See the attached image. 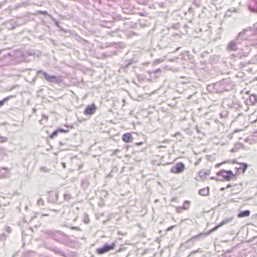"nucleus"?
I'll return each mask as SVG.
<instances>
[{"mask_svg": "<svg viewBox=\"0 0 257 257\" xmlns=\"http://www.w3.org/2000/svg\"><path fill=\"white\" fill-rule=\"evenodd\" d=\"M237 164V166L235 167V173H233V175H235V179L237 176L239 175L241 173H243L247 168V165L245 163H238L235 160H232L230 161L229 160L225 161L220 163H217L215 165V167L216 168H218L220 166V165L225 164Z\"/></svg>", "mask_w": 257, "mask_h": 257, "instance_id": "1", "label": "nucleus"}, {"mask_svg": "<svg viewBox=\"0 0 257 257\" xmlns=\"http://www.w3.org/2000/svg\"><path fill=\"white\" fill-rule=\"evenodd\" d=\"M217 175L221 178L222 180L229 181L235 179V175L231 170H222L217 173Z\"/></svg>", "mask_w": 257, "mask_h": 257, "instance_id": "2", "label": "nucleus"}, {"mask_svg": "<svg viewBox=\"0 0 257 257\" xmlns=\"http://www.w3.org/2000/svg\"><path fill=\"white\" fill-rule=\"evenodd\" d=\"M40 74H41L43 77L48 81L53 83H59L61 82V80L58 79V78L56 76H50L47 73L40 71L39 72Z\"/></svg>", "mask_w": 257, "mask_h": 257, "instance_id": "3", "label": "nucleus"}, {"mask_svg": "<svg viewBox=\"0 0 257 257\" xmlns=\"http://www.w3.org/2000/svg\"><path fill=\"white\" fill-rule=\"evenodd\" d=\"M185 169V166L183 163H178L171 169V172L175 174H179L183 172Z\"/></svg>", "mask_w": 257, "mask_h": 257, "instance_id": "4", "label": "nucleus"}, {"mask_svg": "<svg viewBox=\"0 0 257 257\" xmlns=\"http://www.w3.org/2000/svg\"><path fill=\"white\" fill-rule=\"evenodd\" d=\"M115 243H112L110 245H107L103 247L99 248L97 249L96 252L99 254H103L110 250H112L114 248Z\"/></svg>", "mask_w": 257, "mask_h": 257, "instance_id": "5", "label": "nucleus"}, {"mask_svg": "<svg viewBox=\"0 0 257 257\" xmlns=\"http://www.w3.org/2000/svg\"><path fill=\"white\" fill-rule=\"evenodd\" d=\"M97 110V107L94 104L88 105L84 110V114L88 115L93 114Z\"/></svg>", "mask_w": 257, "mask_h": 257, "instance_id": "6", "label": "nucleus"}, {"mask_svg": "<svg viewBox=\"0 0 257 257\" xmlns=\"http://www.w3.org/2000/svg\"><path fill=\"white\" fill-rule=\"evenodd\" d=\"M122 140L125 143H132L133 141V137L131 133H127L122 135Z\"/></svg>", "mask_w": 257, "mask_h": 257, "instance_id": "7", "label": "nucleus"}, {"mask_svg": "<svg viewBox=\"0 0 257 257\" xmlns=\"http://www.w3.org/2000/svg\"><path fill=\"white\" fill-rule=\"evenodd\" d=\"M69 132V130H65L62 128H59L57 130L54 131L53 134L50 136L51 139H54L56 137L59 133H67Z\"/></svg>", "mask_w": 257, "mask_h": 257, "instance_id": "8", "label": "nucleus"}, {"mask_svg": "<svg viewBox=\"0 0 257 257\" xmlns=\"http://www.w3.org/2000/svg\"><path fill=\"white\" fill-rule=\"evenodd\" d=\"M250 212L249 210H245L243 211H242L238 214L237 217L238 218H242L244 217H247L250 215Z\"/></svg>", "mask_w": 257, "mask_h": 257, "instance_id": "9", "label": "nucleus"}, {"mask_svg": "<svg viewBox=\"0 0 257 257\" xmlns=\"http://www.w3.org/2000/svg\"><path fill=\"white\" fill-rule=\"evenodd\" d=\"M228 49L229 50L235 51L237 49L236 43L234 42H231L229 43L228 46Z\"/></svg>", "mask_w": 257, "mask_h": 257, "instance_id": "10", "label": "nucleus"}, {"mask_svg": "<svg viewBox=\"0 0 257 257\" xmlns=\"http://www.w3.org/2000/svg\"><path fill=\"white\" fill-rule=\"evenodd\" d=\"M218 228H219V226L217 225V226H215L212 229L209 230L207 232L199 234V235H204L205 236H207L209 235L210 233H211L212 232L216 230Z\"/></svg>", "mask_w": 257, "mask_h": 257, "instance_id": "11", "label": "nucleus"}, {"mask_svg": "<svg viewBox=\"0 0 257 257\" xmlns=\"http://www.w3.org/2000/svg\"><path fill=\"white\" fill-rule=\"evenodd\" d=\"M190 202L189 201H187V200L185 201L183 206H182V208L184 210H188L190 208Z\"/></svg>", "mask_w": 257, "mask_h": 257, "instance_id": "12", "label": "nucleus"}, {"mask_svg": "<svg viewBox=\"0 0 257 257\" xmlns=\"http://www.w3.org/2000/svg\"><path fill=\"white\" fill-rule=\"evenodd\" d=\"M198 175H199V177L201 179H202V178H204L205 176L208 175V173L204 171H200L199 172Z\"/></svg>", "mask_w": 257, "mask_h": 257, "instance_id": "13", "label": "nucleus"}, {"mask_svg": "<svg viewBox=\"0 0 257 257\" xmlns=\"http://www.w3.org/2000/svg\"><path fill=\"white\" fill-rule=\"evenodd\" d=\"M232 218H228V219L224 220L218 225V226H219V227H220L223 226V225L229 222L230 221H231L232 220Z\"/></svg>", "mask_w": 257, "mask_h": 257, "instance_id": "14", "label": "nucleus"}, {"mask_svg": "<svg viewBox=\"0 0 257 257\" xmlns=\"http://www.w3.org/2000/svg\"><path fill=\"white\" fill-rule=\"evenodd\" d=\"M232 218H228V219L224 220L218 225V226H219V227H220L223 226V225L229 222L230 221H231L232 220Z\"/></svg>", "mask_w": 257, "mask_h": 257, "instance_id": "15", "label": "nucleus"}, {"mask_svg": "<svg viewBox=\"0 0 257 257\" xmlns=\"http://www.w3.org/2000/svg\"><path fill=\"white\" fill-rule=\"evenodd\" d=\"M12 96H8L5 98L3 100L0 101V107H2L5 103V102L8 101L10 98H12Z\"/></svg>", "mask_w": 257, "mask_h": 257, "instance_id": "16", "label": "nucleus"}, {"mask_svg": "<svg viewBox=\"0 0 257 257\" xmlns=\"http://www.w3.org/2000/svg\"><path fill=\"white\" fill-rule=\"evenodd\" d=\"M208 190H206L205 189H201L199 190V194L201 195H206L208 194Z\"/></svg>", "mask_w": 257, "mask_h": 257, "instance_id": "17", "label": "nucleus"}, {"mask_svg": "<svg viewBox=\"0 0 257 257\" xmlns=\"http://www.w3.org/2000/svg\"><path fill=\"white\" fill-rule=\"evenodd\" d=\"M249 98L251 100H252L253 103H255L257 102V96L254 94H252L249 96Z\"/></svg>", "mask_w": 257, "mask_h": 257, "instance_id": "18", "label": "nucleus"}, {"mask_svg": "<svg viewBox=\"0 0 257 257\" xmlns=\"http://www.w3.org/2000/svg\"><path fill=\"white\" fill-rule=\"evenodd\" d=\"M71 228L73 230H78V231L81 230V228L78 226H73V227H71Z\"/></svg>", "mask_w": 257, "mask_h": 257, "instance_id": "19", "label": "nucleus"}, {"mask_svg": "<svg viewBox=\"0 0 257 257\" xmlns=\"http://www.w3.org/2000/svg\"><path fill=\"white\" fill-rule=\"evenodd\" d=\"M83 222L86 224H88L89 222V219L88 216H86V218L83 220Z\"/></svg>", "mask_w": 257, "mask_h": 257, "instance_id": "20", "label": "nucleus"}, {"mask_svg": "<svg viewBox=\"0 0 257 257\" xmlns=\"http://www.w3.org/2000/svg\"><path fill=\"white\" fill-rule=\"evenodd\" d=\"M64 197L65 200H67L70 198L69 194H65Z\"/></svg>", "mask_w": 257, "mask_h": 257, "instance_id": "21", "label": "nucleus"}, {"mask_svg": "<svg viewBox=\"0 0 257 257\" xmlns=\"http://www.w3.org/2000/svg\"><path fill=\"white\" fill-rule=\"evenodd\" d=\"M136 144L137 146H139V145H141L143 144V143H142V142L141 143H137Z\"/></svg>", "mask_w": 257, "mask_h": 257, "instance_id": "22", "label": "nucleus"}, {"mask_svg": "<svg viewBox=\"0 0 257 257\" xmlns=\"http://www.w3.org/2000/svg\"><path fill=\"white\" fill-rule=\"evenodd\" d=\"M174 227V226H172L171 227H170L168 229H172V228H173Z\"/></svg>", "mask_w": 257, "mask_h": 257, "instance_id": "23", "label": "nucleus"}, {"mask_svg": "<svg viewBox=\"0 0 257 257\" xmlns=\"http://www.w3.org/2000/svg\"><path fill=\"white\" fill-rule=\"evenodd\" d=\"M224 189H225V188H224V187H222V188H220V190H222V191L224 190Z\"/></svg>", "mask_w": 257, "mask_h": 257, "instance_id": "24", "label": "nucleus"}, {"mask_svg": "<svg viewBox=\"0 0 257 257\" xmlns=\"http://www.w3.org/2000/svg\"><path fill=\"white\" fill-rule=\"evenodd\" d=\"M231 186V185H228L226 187V188H229V187H230Z\"/></svg>", "mask_w": 257, "mask_h": 257, "instance_id": "25", "label": "nucleus"}]
</instances>
